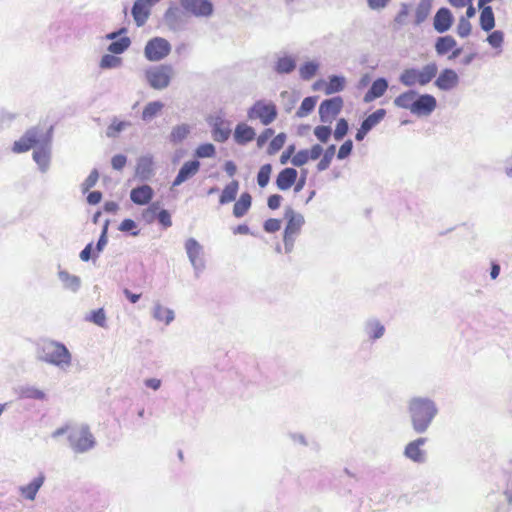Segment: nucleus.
I'll use <instances>...</instances> for the list:
<instances>
[{"mask_svg": "<svg viewBox=\"0 0 512 512\" xmlns=\"http://www.w3.org/2000/svg\"><path fill=\"white\" fill-rule=\"evenodd\" d=\"M406 409L410 426L416 434L426 433L439 415L436 401L424 395L410 397Z\"/></svg>", "mask_w": 512, "mask_h": 512, "instance_id": "obj_1", "label": "nucleus"}, {"mask_svg": "<svg viewBox=\"0 0 512 512\" xmlns=\"http://www.w3.org/2000/svg\"><path fill=\"white\" fill-rule=\"evenodd\" d=\"M38 359L54 365L61 370H67L72 364V355L68 348L60 342L44 341L38 348Z\"/></svg>", "mask_w": 512, "mask_h": 512, "instance_id": "obj_2", "label": "nucleus"}, {"mask_svg": "<svg viewBox=\"0 0 512 512\" xmlns=\"http://www.w3.org/2000/svg\"><path fill=\"white\" fill-rule=\"evenodd\" d=\"M438 73V66L435 62H430L423 66L421 69L408 68L403 70L399 76V81L407 87L425 86L430 83Z\"/></svg>", "mask_w": 512, "mask_h": 512, "instance_id": "obj_3", "label": "nucleus"}, {"mask_svg": "<svg viewBox=\"0 0 512 512\" xmlns=\"http://www.w3.org/2000/svg\"><path fill=\"white\" fill-rule=\"evenodd\" d=\"M284 218L287 220L283 237L284 247L285 252L290 253L293 250L296 237L299 235L305 220L301 213L294 211L290 206L285 208Z\"/></svg>", "mask_w": 512, "mask_h": 512, "instance_id": "obj_4", "label": "nucleus"}, {"mask_svg": "<svg viewBox=\"0 0 512 512\" xmlns=\"http://www.w3.org/2000/svg\"><path fill=\"white\" fill-rule=\"evenodd\" d=\"M70 448L75 453H85L91 450L95 444V437L86 425H81L70 430L68 434Z\"/></svg>", "mask_w": 512, "mask_h": 512, "instance_id": "obj_5", "label": "nucleus"}, {"mask_svg": "<svg viewBox=\"0 0 512 512\" xmlns=\"http://www.w3.org/2000/svg\"><path fill=\"white\" fill-rule=\"evenodd\" d=\"M174 76V69L169 64L149 67L145 71V79L151 88L163 90L170 85Z\"/></svg>", "mask_w": 512, "mask_h": 512, "instance_id": "obj_6", "label": "nucleus"}, {"mask_svg": "<svg viewBox=\"0 0 512 512\" xmlns=\"http://www.w3.org/2000/svg\"><path fill=\"white\" fill-rule=\"evenodd\" d=\"M277 107L271 101L258 100L249 108L247 116L250 120L259 119L260 122L268 126L277 118Z\"/></svg>", "mask_w": 512, "mask_h": 512, "instance_id": "obj_7", "label": "nucleus"}, {"mask_svg": "<svg viewBox=\"0 0 512 512\" xmlns=\"http://www.w3.org/2000/svg\"><path fill=\"white\" fill-rule=\"evenodd\" d=\"M171 44L162 37L150 39L144 48V56L148 61L158 62L166 58L171 52Z\"/></svg>", "mask_w": 512, "mask_h": 512, "instance_id": "obj_8", "label": "nucleus"}, {"mask_svg": "<svg viewBox=\"0 0 512 512\" xmlns=\"http://www.w3.org/2000/svg\"><path fill=\"white\" fill-rule=\"evenodd\" d=\"M184 247L187 257L194 269L195 276L198 278L205 269L204 248L192 237L186 240Z\"/></svg>", "mask_w": 512, "mask_h": 512, "instance_id": "obj_9", "label": "nucleus"}, {"mask_svg": "<svg viewBox=\"0 0 512 512\" xmlns=\"http://www.w3.org/2000/svg\"><path fill=\"white\" fill-rule=\"evenodd\" d=\"M181 7L197 18H210L214 14L211 0H179Z\"/></svg>", "mask_w": 512, "mask_h": 512, "instance_id": "obj_10", "label": "nucleus"}, {"mask_svg": "<svg viewBox=\"0 0 512 512\" xmlns=\"http://www.w3.org/2000/svg\"><path fill=\"white\" fill-rule=\"evenodd\" d=\"M427 442V438L418 437L408 442L403 450L406 459L416 464H424L427 461V452L422 448Z\"/></svg>", "mask_w": 512, "mask_h": 512, "instance_id": "obj_11", "label": "nucleus"}, {"mask_svg": "<svg viewBox=\"0 0 512 512\" xmlns=\"http://www.w3.org/2000/svg\"><path fill=\"white\" fill-rule=\"evenodd\" d=\"M343 99L336 96L324 100L319 106V116L322 123H332L336 116L341 112Z\"/></svg>", "mask_w": 512, "mask_h": 512, "instance_id": "obj_12", "label": "nucleus"}, {"mask_svg": "<svg viewBox=\"0 0 512 512\" xmlns=\"http://www.w3.org/2000/svg\"><path fill=\"white\" fill-rule=\"evenodd\" d=\"M40 131L37 128H31L17 141L14 142L13 151L15 153H23L36 147L39 143Z\"/></svg>", "mask_w": 512, "mask_h": 512, "instance_id": "obj_13", "label": "nucleus"}, {"mask_svg": "<svg viewBox=\"0 0 512 512\" xmlns=\"http://www.w3.org/2000/svg\"><path fill=\"white\" fill-rule=\"evenodd\" d=\"M155 175L154 159L151 154L142 155L137 159L135 176L141 181H148Z\"/></svg>", "mask_w": 512, "mask_h": 512, "instance_id": "obj_14", "label": "nucleus"}, {"mask_svg": "<svg viewBox=\"0 0 512 512\" xmlns=\"http://www.w3.org/2000/svg\"><path fill=\"white\" fill-rule=\"evenodd\" d=\"M436 98L430 94L417 95L412 109V114L417 116H429L436 108Z\"/></svg>", "mask_w": 512, "mask_h": 512, "instance_id": "obj_15", "label": "nucleus"}, {"mask_svg": "<svg viewBox=\"0 0 512 512\" xmlns=\"http://www.w3.org/2000/svg\"><path fill=\"white\" fill-rule=\"evenodd\" d=\"M362 330L366 338L372 342L381 339L386 332L384 324L375 317L366 319L363 323Z\"/></svg>", "mask_w": 512, "mask_h": 512, "instance_id": "obj_16", "label": "nucleus"}, {"mask_svg": "<svg viewBox=\"0 0 512 512\" xmlns=\"http://www.w3.org/2000/svg\"><path fill=\"white\" fill-rule=\"evenodd\" d=\"M459 83L458 74L450 68L443 69L435 80V86L441 91H450Z\"/></svg>", "mask_w": 512, "mask_h": 512, "instance_id": "obj_17", "label": "nucleus"}, {"mask_svg": "<svg viewBox=\"0 0 512 512\" xmlns=\"http://www.w3.org/2000/svg\"><path fill=\"white\" fill-rule=\"evenodd\" d=\"M200 169V162L198 160H191L185 162L180 168L177 176L172 182V187H176L191 179L195 176Z\"/></svg>", "mask_w": 512, "mask_h": 512, "instance_id": "obj_18", "label": "nucleus"}, {"mask_svg": "<svg viewBox=\"0 0 512 512\" xmlns=\"http://www.w3.org/2000/svg\"><path fill=\"white\" fill-rule=\"evenodd\" d=\"M453 21L454 17L451 11L446 7H442L436 12L434 16L433 27L438 33L442 34L451 28Z\"/></svg>", "mask_w": 512, "mask_h": 512, "instance_id": "obj_19", "label": "nucleus"}, {"mask_svg": "<svg viewBox=\"0 0 512 512\" xmlns=\"http://www.w3.org/2000/svg\"><path fill=\"white\" fill-rule=\"evenodd\" d=\"M154 196V191L151 186L143 184L136 188H133L130 192V199L137 205L148 204Z\"/></svg>", "mask_w": 512, "mask_h": 512, "instance_id": "obj_20", "label": "nucleus"}, {"mask_svg": "<svg viewBox=\"0 0 512 512\" xmlns=\"http://www.w3.org/2000/svg\"><path fill=\"white\" fill-rule=\"evenodd\" d=\"M44 482L45 475L43 473H39V475L35 477L29 484L20 486L19 492L25 499L33 501L35 500L36 495L39 489L43 486Z\"/></svg>", "mask_w": 512, "mask_h": 512, "instance_id": "obj_21", "label": "nucleus"}, {"mask_svg": "<svg viewBox=\"0 0 512 512\" xmlns=\"http://www.w3.org/2000/svg\"><path fill=\"white\" fill-rule=\"evenodd\" d=\"M298 172L294 168H284L276 178V186L279 190L285 191L291 188L297 180Z\"/></svg>", "mask_w": 512, "mask_h": 512, "instance_id": "obj_22", "label": "nucleus"}, {"mask_svg": "<svg viewBox=\"0 0 512 512\" xmlns=\"http://www.w3.org/2000/svg\"><path fill=\"white\" fill-rule=\"evenodd\" d=\"M388 89V81L385 78L376 79L369 90L365 93L363 101L370 103L375 99L382 97Z\"/></svg>", "mask_w": 512, "mask_h": 512, "instance_id": "obj_23", "label": "nucleus"}, {"mask_svg": "<svg viewBox=\"0 0 512 512\" xmlns=\"http://www.w3.org/2000/svg\"><path fill=\"white\" fill-rule=\"evenodd\" d=\"M150 6L143 0H136L133 4L131 14L138 27L143 26L150 16Z\"/></svg>", "mask_w": 512, "mask_h": 512, "instance_id": "obj_24", "label": "nucleus"}, {"mask_svg": "<svg viewBox=\"0 0 512 512\" xmlns=\"http://www.w3.org/2000/svg\"><path fill=\"white\" fill-rule=\"evenodd\" d=\"M17 392L19 397L22 399H32L39 401H46L48 399L46 392L34 385L26 384L19 386Z\"/></svg>", "mask_w": 512, "mask_h": 512, "instance_id": "obj_25", "label": "nucleus"}, {"mask_svg": "<svg viewBox=\"0 0 512 512\" xmlns=\"http://www.w3.org/2000/svg\"><path fill=\"white\" fill-rule=\"evenodd\" d=\"M58 278L61 281L63 288L69 290L72 293H77L81 288V278L79 276L70 274L66 270H59Z\"/></svg>", "mask_w": 512, "mask_h": 512, "instance_id": "obj_26", "label": "nucleus"}, {"mask_svg": "<svg viewBox=\"0 0 512 512\" xmlns=\"http://www.w3.org/2000/svg\"><path fill=\"white\" fill-rule=\"evenodd\" d=\"M212 125L213 139L220 143L225 142L231 134L229 124L226 123L221 117H217L215 118Z\"/></svg>", "mask_w": 512, "mask_h": 512, "instance_id": "obj_27", "label": "nucleus"}, {"mask_svg": "<svg viewBox=\"0 0 512 512\" xmlns=\"http://www.w3.org/2000/svg\"><path fill=\"white\" fill-rule=\"evenodd\" d=\"M152 317L159 322H164L165 325L171 324L175 319V313L172 309L163 306L161 303L157 302L153 305L152 308Z\"/></svg>", "mask_w": 512, "mask_h": 512, "instance_id": "obj_28", "label": "nucleus"}, {"mask_svg": "<svg viewBox=\"0 0 512 512\" xmlns=\"http://www.w3.org/2000/svg\"><path fill=\"white\" fill-rule=\"evenodd\" d=\"M163 19L165 25L172 31H179L183 28V21L178 8H168Z\"/></svg>", "mask_w": 512, "mask_h": 512, "instance_id": "obj_29", "label": "nucleus"}, {"mask_svg": "<svg viewBox=\"0 0 512 512\" xmlns=\"http://www.w3.org/2000/svg\"><path fill=\"white\" fill-rule=\"evenodd\" d=\"M50 148L48 145H41L33 152V159L41 172L45 173L50 166Z\"/></svg>", "mask_w": 512, "mask_h": 512, "instance_id": "obj_30", "label": "nucleus"}, {"mask_svg": "<svg viewBox=\"0 0 512 512\" xmlns=\"http://www.w3.org/2000/svg\"><path fill=\"white\" fill-rule=\"evenodd\" d=\"M255 135V130L245 123L238 124L234 131V139L240 145H244L252 141Z\"/></svg>", "mask_w": 512, "mask_h": 512, "instance_id": "obj_31", "label": "nucleus"}, {"mask_svg": "<svg viewBox=\"0 0 512 512\" xmlns=\"http://www.w3.org/2000/svg\"><path fill=\"white\" fill-rule=\"evenodd\" d=\"M417 96V92L414 90H408L399 96H397L393 103L396 107L407 109L412 113V109L414 108L415 99Z\"/></svg>", "mask_w": 512, "mask_h": 512, "instance_id": "obj_32", "label": "nucleus"}, {"mask_svg": "<svg viewBox=\"0 0 512 512\" xmlns=\"http://www.w3.org/2000/svg\"><path fill=\"white\" fill-rule=\"evenodd\" d=\"M456 46L457 42L452 36H441L436 39L435 51L437 55L443 56L446 55L451 50H453Z\"/></svg>", "mask_w": 512, "mask_h": 512, "instance_id": "obj_33", "label": "nucleus"}, {"mask_svg": "<svg viewBox=\"0 0 512 512\" xmlns=\"http://www.w3.org/2000/svg\"><path fill=\"white\" fill-rule=\"evenodd\" d=\"M296 68V59L289 55H284L278 58L275 64V71L279 74H289Z\"/></svg>", "mask_w": 512, "mask_h": 512, "instance_id": "obj_34", "label": "nucleus"}, {"mask_svg": "<svg viewBox=\"0 0 512 512\" xmlns=\"http://www.w3.org/2000/svg\"><path fill=\"white\" fill-rule=\"evenodd\" d=\"M252 198L249 193H242L240 198L235 202L233 214L235 217L240 218L244 216L251 206Z\"/></svg>", "mask_w": 512, "mask_h": 512, "instance_id": "obj_35", "label": "nucleus"}, {"mask_svg": "<svg viewBox=\"0 0 512 512\" xmlns=\"http://www.w3.org/2000/svg\"><path fill=\"white\" fill-rule=\"evenodd\" d=\"M238 189L239 183L236 180L226 185L219 198L220 204L224 205L234 201L236 199Z\"/></svg>", "mask_w": 512, "mask_h": 512, "instance_id": "obj_36", "label": "nucleus"}, {"mask_svg": "<svg viewBox=\"0 0 512 512\" xmlns=\"http://www.w3.org/2000/svg\"><path fill=\"white\" fill-rule=\"evenodd\" d=\"M191 132V126L180 124L172 128L169 139L172 143L178 144L185 140Z\"/></svg>", "mask_w": 512, "mask_h": 512, "instance_id": "obj_37", "label": "nucleus"}, {"mask_svg": "<svg viewBox=\"0 0 512 512\" xmlns=\"http://www.w3.org/2000/svg\"><path fill=\"white\" fill-rule=\"evenodd\" d=\"M480 26L486 32H489L494 28L495 17H494L493 10L490 6L482 8V11L480 14Z\"/></svg>", "mask_w": 512, "mask_h": 512, "instance_id": "obj_38", "label": "nucleus"}, {"mask_svg": "<svg viewBox=\"0 0 512 512\" xmlns=\"http://www.w3.org/2000/svg\"><path fill=\"white\" fill-rule=\"evenodd\" d=\"M164 104L160 101L149 102L143 109L142 119L146 122L151 121L163 109Z\"/></svg>", "mask_w": 512, "mask_h": 512, "instance_id": "obj_39", "label": "nucleus"}, {"mask_svg": "<svg viewBox=\"0 0 512 512\" xmlns=\"http://www.w3.org/2000/svg\"><path fill=\"white\" fill-rule=\"evenodd\" d=\"M131 40L129 37H121L109 44L107 50L115 55L124 53L130 46Z\"/></svg>", "mask_w": 512, "mask_h": 512, "instance_id": "obj_40", "label": "nucleus"}, {"mask_svg": "<svg viewBox=\"0 0 512 512\" xmlns=\"http://www.w3.org/2000/svg\"><path fill=\"white\" fill-rule=\"evenodd\" d=\"M385 115V109H378L366 117L361 124L370 131L384 119Z\"/></svg>", "mask_w": 512, "mask_h": 512, "instance_id": "obj_41", "label": "nucleus"}, {"mask_svg": "<svg viewBox=\"0 0 512 512\" xmlns=\"http://www.w3.org/2000/svg\"><path fill=\"white\" fill-rule=\"evenodd\" d=\"M345 78L342 76L333 75L329 78V82L326 85L325 93L327 95L340 92L344 89Z\"/></svg>", "mask_w": 512, "mask_h": 512, "instance_id": "obj_42", "label": "nucleus"}, {"mask_svg": "<svg viewBox=\"0 0 512 512\" xmlns=\"http://www.w3.org/2000/svg\"><path fill=\"white\" fill-rule=\"evenodd\" d=\"M336 146L330 145L325 151H323V157L317 164L318 171H325L329 168L333 157L335 156Z\"/></svg>", "mask_w": 512, "mask_h": 512, "instance_id": "obj_43", "label": "nucleus"}, {"mask_svg": "<svg viewBox=\"0 0 512 512\" xmlns=\"http://www.w3.org/2000/svg\"><path fill=\"white\" fill-rule=\"evenodd\" d=\"M317 99L316 97H306L303 99L300 107L296 112V116L299 118L305 117L310 114L315 108Z\"/></svg>", "mask_w": 512, "mask_h": 512, "instance_id": "obj_44", "label": "nucleus"}, {"mask_svg": "<svg viewBox=\"0 0 512 512\" xmlns=\"http://www.w3.org/2000/svg\"><path fill=\"white\" fill-rule=\"evenodd\" d=\"M122 65V59L112 54H105L100 60V68L102 69H115Z\"/></svg>", "mask_w": 512, "mask_h": 512, "instance_id": "obj_45", "label": "nucleus"}, {"mask_svg": "<svg viewBox=\"0 0 512 512\" xmlns=\"http://www.w3.org/2000/svg\"><path fill=\"white\" fill-rule=\"evenodd\" d=\"M131 126L128 121H117L114 119L106 130V135L109 138H115L120 132Z\"/></svg>", "mask_w": 512, "mask_h": 512, "instance_id": "obj_46", "label": "nucleus"}, {"mask_svg": "<svg viewBox=\"0 0 512 512\" xmlns=\"http://www.w3.org/2000/svg\"><path fill=\"white\" fill-rule=\"evenodd\" d=\"M318 67V63L314 61L306 62L299 69L301 78L303 80H310L316 74Z\"/></svg>", "mask_w": 512, "mask_h": 512, "instance_id": "obj_47", "label": "nucleus"}, {"mask_svg": "<svg viewBox=\"0 0 512 512\" xmlns=\"http://www.w3.org/2000/svg\"><path fill=\"white\" fill-rule=\"evenodd\" d=\"M271 172H272L271 164H264L260 167L258 174H257V183L261 188H264L268 185Z\"/></svg>", "mask_w": 512, "mask_h": 512, "instance_id": "obj_48", "label": "nucleus"}, {"mask_svg": "<svg viewBox=\"0 0 512 512\" xmlns=\"http://www.w3.org/2000/svg\"><path fill=\"white\" fill-rule=\"evenodd\" d=\"M429 12H430V4L427 0H422L417 8H416V13H415V17H416V24H421L423 21H425V19L427 18V16L429 15Z\"/></svg>", "mask_w": 512, "mask_h": 512, "instance_id": "obj_49", "label": "nucleus"}, {"mask_svg": "<svg viewBox=\"0 0 512 512\" xmlns=\"http://www.w3.org/2000/svg\"><path fill=\"white\" fill-rule=\"evenodd\" d=\"M216 153L215 146L211 143L201 144L195 150V156L198 158H210Z\"/></svg>", "mask_w": 512, "mask_h": 512, "instance_id": "obj_50", "label": "nucleus"}, {"mask_svg": "<svg viewBox=\"0 0 512 512\" xmlns=\"http://www.w3.org/2000/svg\"><path fill=\"white\" fill-rule=\"evenodd\" d=\"M87 320L96 324L99 327L106 326V314L103 308H99L91 312L90 316L87 317Z\"/></svg>", "mask_w": 512, "mask_h": 512, "instance_id": "obj_51", "label": "nucleus"}, {"mask_svg": "<svg viewBox=\"0 0 512 512\" xmlns=\"http://www.w3.org/2000/svg\"><path fill=\"white\" fill-rule=\"evenodd\" d=\"M285 140L286 134L284 133H279L277 136H275L269 144L268 154L273 155L278 152L284 146Z\"/></svg>", "mask_w": 512, "mask_h": 512, "instance_id": "obj_52", "label": "nucleus"}, {"mask_svg": "<svg viewBox=\"0 0 512 512\" xmlns=\"http://www.w3.org/2000/svg\"><path fill=\"white\" fill-rule=\"evenodd\" d=\"M489 45L495 49H500L504 42V33L500 30H495L487 37Z\"/></svg>", "mask_w": 512, "mask_h": 512, "instance_id": "obj_53", "label": "nucleus"}, {"mask_svg": "<svg viewBox=\"0 0 512 512\" xmlns=\"http://www.w3.org/2000/svg\"><path fill=\"white\" fill-rule=\"evenodd\" d=\"M99 179V173L97 169H93L88 177L84 180L81 185V190L83 193L88 192L91 188H93Z\"/></svg>", "mask_w": 512, "mask_h": 512, "instance_id": "obj_54", "label": "nucleus"}, {"mask_svg": "<svg viewBox=\"0 0 512 512\" xmlns=\"http://www.w3.org/2000/svg\"><path fill=\"white\" fill-rule=\"evenodd\" d=\"M471 23L469 22V20L467 18H465L464 16L460 17L459 19V22H458V25H457V34L458 36H460L461 38H465L467 36L470 35L471 33Z\"/></svg>", "mask_w": 512, "mask_h": 512, "instance_id": "obj_55", "label": "nucleus"}, {"mask_svg": "<svg viewBox=\"0 0 512 512\" xmlns=\"http://www.w3.org/2000/svg\"><path fill=\"white\" fill-rule=\"evenodd\" d=\"M310 160L308 150L303 149L294 154L291 158V163L296 167L305 165Z\"/></svg>", "mask_w": 512, "mask_h": 512, "instance_id": "obj_56", "label": "nucleus"}, {"mask_svg": "<svg viewBox=\"0 0 512 512\" xmlns=\"http://www.w3.org/2000/svg\"><path fill=\"white\" fill-rule=\"evenodd\" d=\"M348 132V122L341 118L338 120L336 128L334 130V138L336 141H340Z\"/></svg>", "mask_w": 512, "mask_h": 512, "instance_id": "obj_57", "label": "nucleus"}, {"mask_svg": "<svg viewBox=\"0 0 512 512\" xmlns=\"http://www.w3.org/2000/svg\"><path fill=\"white\" fill-rule=\"evenodd\" d=\"M331 132H332L331 128L326 125L317 126L314 129V135L316 136V138L319 141H321L323 143H326L328 141V139L330 138Z\"/></svg>", "mask_w": 512, "mask_h": 512, "instance_id": "obj_58", "label": "nucleus"}, {"mask_svg": "<svg viewBox=\"0 0 512 512\" xmlns=\"http://www.w3.org/2000/svg\"><path fill=\"white\" fill-rule=\"evenodd\" d=\"M353 142L351 140L345 141L339 148L337 158L339 160L346 159L352 152Z\"/></svg>", "mask_w": 512, "mask_h": 512, "instance_id": "obj_59", "label": "nucleus"}, {"mask_svg": "<svg viewBox=\"0 0 512 512\" xmlns=\"http://www.w3.org/2000/svg\"><path fill=\"white\" fill-rule=\"evenodd\" d=\"M107 230H108V222H106L105 226L103 227L102 233L97 241L95 252L98 255L103 251L105 246L107 245L108 239H107Z\"/></svg>", "mask_w": 512, "mask_h": 512, "instance_id": "obj_60", "label": "nucleus"}, {"mask_svg": "<svg viewBox=\"0 0 512 512\" xmlns=\"http://www.w3.org/2000/svg\"><path fill=\"white\" fill-rule=\"evenodd\" d=\"M137 225L134 220L132 219H124L120 226L119 230L122 232H132L133 236H137L139 234V231H134L136 229Z\"/></svg>", "mask_w": 512, "mask_h": 512, "instance_id": "obj_61", "label": "nucleus"}, {"mask_svg": "<svg viewBox=\"0 0 512 512\" xmlns=\"http://www.w3.org/2000/svg\"><path fill=\"white\" fill-rule=\"evenodd\" d=\"M159 221V223L164 227L168 228L172 226V220L170 213L166 209H161L156 217Z\"/></svg>", "mask_w": 512, "mask_h": 512, "instance_id": "obj_62", "label": "nucleus"}, {"mask_svg": "<svg viewBox=\"0 0 512 512\" xmlns=\"http://www.w3.org/2000/svg\"><path fill=\"white\" fill-rule=\"evenodd\" d=\"M127 163V157L123 154H117L115 156L112 157L111 159V165L113 167V169L115 170H122L125 165Z\"/></svg>", "mask_w": 512, "mask_h": 512, "instance_id": "obj_63", "label": "nucleus"}, {"mask_svg": "<svg viewBox=\"0 0 512 512\" xmlns=\"http://www.w3.org/2000/svg\"><path fill=\"white\" fill-rule=\"evenodd\" d=\"M281 228V221L279 219L270 218L264 223V230L268 233H274Z\"/></svg>", "mask_w": 512, "mask_h": 512, "instance_id": "obj_64", "label": "nucleus"}]
</instances>
